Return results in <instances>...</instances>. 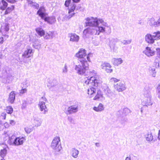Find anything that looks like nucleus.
I'll use <instances>...</instances> for the list:
<instances>
[{
  "instance_id": "f257e3e1",
  "label": "nucleus",
  "mask_w": 160,
  "mask_h": 160,
  "mask_svg": "<svg viewBox=\"0 0 160 160\" xmlns=\"http://www.w3.org/2000/svg\"><path fill=\"white\" fill-rule=\"evenodd\" d=\"M83 82L85 85L92 87L88 89V94L90 98H93V100L97 101H100L103 98L102 91L100 89L96 90L93 87H97L102 82L99 75L95 71L89 72L84 78Z\"/></svg>"
},
{
  "instance_id": "f03ea898",
  "label": "nucleus",
  "mask_w": 160,
  "mask_h": 160,
  "mask_svg": "<svg viewBox=\"0 0 160 160\" xmlns=\"http://www.w3.org/2000/svg\"><path fill=\"white\" fill-rule=\"evenodd\" d=\"M8 3L5 0H2L0 1V10L4 11V13L1 15L2 17H6L11 14L15 9L14 5H11L8 7Z\"/></svg>"
},
{
  "instance_id": "7ed1b4c3",
  "label": "nucleus",
  "mask_w": 160,
  "mask_h": 160,
  "mask_svg": "<svg viewBox=\"0 0 160 160\" xmlns=\"http://www.w3.org/2000/svg\"><path fill=\"white\" fill-rule=\"evenodd\" d=\"M75 56L78 59V63L91 62L90 54H87V51L84 48L80 49L76 53Z\"/></svg>"
},
{
  "instance_id": "20e7f679",
  "label": "nucleus",
  "mask_w": 160,
  "mask_h": 160,
  "mask_svg": "<svg viewBox=\"0 0 160 160\" xmlns=\"http://www.w3.org/2000/svg\"><path fill=\"white\" fill-rule=\"evenodd\" d=\"M71 0H66L65 2L64 5L68 8V14L65 17L67 19H69L75 14L74 12L76 8V5L74 3L71 4Z\"/></svg>"
},
{
  "instance_id": "39448f33",
  "label": "nucleus",
  "mask_w": 160,
  "mask_h": 160,
  "mask_svg": "<svg viewBox=\"0 0 160 160\" xmlns=\"http://www.w3.org/2000/svg\"><path fill=\"white\" fill-rule=\"evenodd\" d=\"M60 138L58 137H56L53 140L51 144V147L55 153L59 154L62 149V147L59 143L60 142Z\"/></svg>"
},
{
  "instance_id": "423d86ee",
  "label": "nucleus",
  "mask_w": 160,
  "mask_h": 160,
  "mask_svg": "<svg viewBox=\"0 0 160 160\" xmlns=\"http://www.w3.org/2000/svg\"><path fill=\"white\" fill-rule=\"evenodd\" d=\"M89 65L88 62H79L78 65H76L75 69L77 73L80 75H83L88 69Z\"/></svg>"
},
{
  "instance_id": "0eeeda50",
  "label": "nucleus",
  "mask_w": 160,
  "mask_h": 160,
  "mask_svg": "<svg viewBox=\"0 0 160 160\" xmlns=\"http://www.w3.org/2000/svg\"><path fill=\"white\" fill-rule=\"evenodd\" d=\"M41 99H43L44 102L41 100L40 101L38 105V107L40 111L42 112L43 114H46L48 111V109L45 105V102L47 101V99L44 97H42Z\"/></svg>"
},
{
  "instance_id": "6e6552de",
  "label": "nucleus",
  "mask_w": 160,
  "mask_h": 160,
  "mask_svg": "<svg viewBox=\"0 0 160 160\" xmlns=\"http://www.w3.org/2000/svg\"><path fill=\"white\" fill-rule=\"evenodd\" d=\"M101 66L102 69L108 73H111L112 71V66L108 62H105L102 64Z\"/></svg>"
},
{
  "instance_id": "1a4fd4ad",
  "label": "nucleus",
  "mask_w": 160,
  "mask_h": 160,
  "mask_svg": "<svg viewBox=\"0 0 160 160\" xmlns=\"http://www.w3.org/2000/svg\"><path fill=\"white\" fill-rule=\"evenodd\" d=\"M8 24L7 23H4L2 25L0 28V31L2 35L4 37H6L8 38V35H6L8 31L9 30Z\"/></svg>"
},
{
  "instance_id": "9d476101",
  "label": "nucleus",
  "mask_w": 160,
  "mask_h": 160,
  "mask_svg": "<svg viewBox=\"0 0 160 160\" xmlns=\"http://www.w3.org/2000/svg\"><path fill=\"white\" fill-rule=\"evenodd\" d=\"M114 88L118 92H122L126 89L124 83L122 81L115 85Z\"/></svg>"
},
{
  "instance_id": "9b49d317",
  "label": "nucleus",
  "mask_w": 160,
  "mask_h": 160,
  "mask_svg": "<svg viewBox=\"0 0 160 160\" xmlns=\"http://www.w3.org/2000/svg\"><path fill=\"white\" fill-rule=\"evenodd\" d=\"M145 41L150 44H152L155 42L152 35L150 33L146 34L145 37Z\"/></svg>"
},
{
  "instance_id": "f8f14e48",
  "label": "nucleus",
  "mask_w": 160,
  "mask_h": 160,
  "mask_svg": "<svg viewBox=\"0 0 160 160\" xmlns=\"http://www.w3.org/2000/svg\"><path fill=\"white\" fill-rule=\"evenodd\" d=\"M46 9L44 7H40L37 12V14L42 19H44L46 17V13L45 12Z\"/></svg>"
},
{
  "instance_id": "ddd939ff",
  "label": "nucleus",
  "mask_w": 160,
  "mask_h": 160,
  "mask_svg": "<svg viewBox=\"0 0 160 160\" xmlns=\"http://www.w3.org/2000/svg\"><path fill=\"white\" fill-rule=\"evenodd\" d=\"M25 139L23 137H19L16 138L14 140L13 143L16 145H19L22 144L25 141Z\"/></svg>"
},
{
  "instance_id": "4468645a",
  "label": "nucleus",
  "mask_w": 160,
  "mask_h": 160,
  "mask_svg": "<svg viewBox=\"0 0 160 160\" xmlns=\"http://www.w3.org/2000/svg\"><path fill=\"white\" fill-rule=\"evenodd\" d=\"M88 22L86 23V26H93L95 24L98 25V21L93 18H87Z\"/></svg>"
},
{
  "instance_id": "2eb2a0df",
  "label": "nucleus",
  "mask_w": 160,
  "mask_h": 160,
  "mask_svg": "<svg viewBox=\"0 0 160 160\" xmlns=\"http://www.w3.org/2000/svg\"><path fill=\"white\" fill-rule=\"evenodd\" d=\"M143 52L144 53L148 56L150 57L155 55V51L151 50V48L147 47Z\"/></svg>"
},
{
  "instance_id": "dca6fc26",
  "label": "nucleus",
  "mask_w": 160,
  "mask_h": 160,
  "mask_svg": "<svg viewBox=\"0 0 160 160\" xmlns=\"http://www.w3.org/2000/svg\"><path fill=\"white\" fill-rule=\"evenodd\" d=\"M105 31V28L102 27H96L93 29L92 32L95 34L99 35L100 32H103Z\"/></svg>"
},
{
  "instance_id": "f3484780",
  "label": "nucleus",
  "mask_w": 160,
  "mask_h": 160,
  "mask_svg": "<svg viewBox=\"0 0 160 160\" xmlns=\"http://www.w3.org/2000/svg\"><path fill=\"white\" fill-rule=\"evenodd\" d=\"M78 110V105L75 104L73 105L70 106L68 108L67 112L68 113L70 114L77 111Z\"/></svg>"
},
{
  "instance_id": "a211bd4d",
  "label": "nucleus",
  "mask_w": 160,
  "mask_h": 160,
  "mask_svg": "<svg viewBox=\"0 0 160 160\" xmlns=\"http://www.w3.org/2000/svg\"><path fill=\"white\" fill-rule=\"evenodd\" d=\"M32 52V50L31 48H28L25 50L22 55L23 58H29L30 57V54Z\"/></svg>"
},
{
  "instance_id": "6ab92c4d",
  "label": "nucleus",
  "mask_w": 160,
  "mask_h": 160,
  "mask_svg": "<svg viewBox=\"0 0 160 160\" xmlns=\"http://www.w3.org/2000/svg\"><path fill=\"white\" fill-rule=\"evenodd\" d=\"M15 94L13 91H12L9 94L8 101L9 103L11 104L13 103L15 99Z\"/></svg>"
},
{
  "instance_id": "aec40b11",
  "label": "nucleus",
  "mask_w": 160,
  "mask_h": 160,
  "mask_svg": "<svg viewBox=\"0 0 160 160\" xmlns=\"http://www.w3.org/2000/svg\"><path fill=\"white\" fill-rule=\"evenodd\" d=\"M35 30L38 34L40 37H42L45 34L44 30L41 28H35Z\"/></svg>"
},
{
  "instance_id": "412c9836",
  "label": "nucleus",
  "mask_w": 160,
  "mask_h": 160,
  "mask_svg": "<svg viewBox=\"0 0 160 160\" xmlns=\"http://www.w3.org/2000/svg\"><path fill=\"white\" fill-rule=\"evenodd\" d=\"M41 120L38 118H34L32 122L33 126L35 127H38L41 125Z\"/></svg>"
},
{
  "instance_id": "4be33fe9",
  "label": "nucleus",
  "mask_w": 160,
  "mask_h": 160,
  "mask_svg": "<svg viewBox=\"0 0 160 160\" xmlns=\"http://www.w3.org/2000/svg\"><path fill=\"white\" fill-rule=\"evenodd\" d=\"M93 109L97 112H101L104 109L103 105L101 103H100L97 107H94Z\"/></svg>"
},
{
  "instance_id": "5701e85b",
  "label": "nucleus",
  "mask_w": 160,
  "mask_h": 160,
  "mask_svg": "<svg viewBox=\"0 0 160 160\" xmlns=\"http://www.w3.org/2000/svg\"><path fill=\"white\" fill-rule=\"evenodd\" d=\"M70 41L72 42H78L79 39V37L75 34L71 33L70 34Z\"/></svg>"
},
{
  "instance_id": "b1692460",
  "label": "nucleus",
  "mask_w": 160,
  "mask_h": 160,
  "mask_svg": "<svg viewBox=\"0 0 160 160\" xmlns=\"http://www.w3.org/2000/svg\"><path fill=\"white\" fill-rule=\"evenodd\" d=\"M123 61L121 58H113V64L115 66H118Z\"/></svg>"
},
{
  "instance_id": "393cba45",
  "label": "nucleus",
  "mask_w": 160,
  "mask_h": 160,
  "mask_svg": "<svg viewBox=\"0 0 160 160\" xmlns=\"http://www.w3.org/2000/svg\"><path fill=\"white\" fill-rule=\"evenodd\" d=\"M152 35L154 40H160V32L158 31L154 32Z\"/></svg>"
},
{
  "instance_id": "a878e982",
  "label": "nucleus",
  "mask_w": 160,
  "mask_h": 160,
  "mask_svg": "<svg viewBox=\"0 0 160 160\" xmlns=\"http://www.w3.org/2000/svg\"><path fill=\"white\" fill-rule=\"evenodd\" d=\"M149 23L152 25H160V18L157 22L155 21L153 18H151L149 21Z\"/></svg>"
},
{
  "instance_id": "bb28decb",
  "label": "nucleus",
  "mask_w": 160,
  "mask_h": 160,
  "mask_svg": "<svg viewBox=\"0 0 160 160\" xmlns=\"http://www.w3.org/2000/svg\"><path fill=\"white\" fill-rule=\"evenodd\" d=\"M45 22H47L50 24H52L54 22L55 19L49 17H45L43 19Z\"/></svg>"
},
{
  "instance_id": "cd10ccee",
  "label": "nucleus",
  "mask_w": 160,
  "mask_h": 160,
  "mask_svg": "<svg viewBox=\"0 0 160 160\" xmlns=\"http://www.w3.org/2000/svg\"><path fill=\"white\" fill-rule=\"evenodd\" d=\"M79 154V151L75 148H73L72 150V156L74 158H77Z\"/></svg>"
},
{
  "instance_id": "c85d7f7f",
  "label": "nucleus",
  "mask_w": 160,
  "mask_h": 160,
  "mask_svg": "<svg viewBox=\"0 0 160 160\" xmlns=\"http://www.w3.org/2000/svg\"><path fill=\"white\" fill-rule=\"evenodd\" d=\"M7 154V150L6 148H4L1 150L0 151V156L3 158Z\"/></svg>"
},
{
  "instance_id": "c756f323",
  "label": "nucleus",
  "mask_w": 160,
  "mask_h": 160,
  "mask_svg": "<svg viewBox=\"0 0 160 160\" xmlns=\"http://www.w3.org/2000/svg\"><path fill=\"white\" fill-rule=\"evenodd\" d=\"M5 110L6 112L9 114H11L13 112V109L11 106L6 107Z\"/></svg>"
},
{
  "instance_id": "7c9ffc66",
  "label": "nucleus",
  "mask_w": 160,
  "mask_h": 160,
  "mask_svg": "<svg viewBox=\"0 0 160 160\" xmlns=\"http://www.w3.org/2000/svg\"><path fill=\"white\" fill-rule=\"evenodd\" d=\"M146 139L147 141H151L153 139V136L151 133H148L146 135Z\"/></svg>"
},
{
  "instance_id": "2f4dec72",
  "label": "nucleus",
  "mask_w": 160,
  "mask_h": 160,
  "mask_svg": "<svg viewBox=\"0 0 160 160\" xmlns=\"http://www.w3.org/2000/svg\"><path fill=\"white\" fill-rule=\"evenodd\" d=\"M145 103L146 106L152 105V102L151 101V98L150 97H148L145 101Z\"/></svg>"
},
{
  "instance_id": "473e14b6",
  "label": "nucleus",
  "mask_w": 160,
  "mask_h": 160,
  "mask_svg": "<svg viewBox=\"0 0 160 160\" xmlns=\"http://www.w3.org/2000/svg\"><path fill=\"white\" fill-rule=\"evenodd\" d=\"M119 81V79H118L115 78H112L110 80V82L111 83H116L118 82Z\"/></svg>"
},
{
  "instance_id": "72a5a7b5",
  "label": "nucleus",
  "mask_w": 160,
  "mask_h": 160,
  "mask_svg": "<svg viewBox=\"0 0 160 160\" xmlns=\"http://www.w3.org/2000/svg\"><path fill=\"white\" fill-rule=\"evenodd\" d=\"M92 30L91 32L90 29L89 28H88L85 29L83 31V33L85 35H86L89 33L90 32H91V33H93L92 32Z\"/></svg>"
},
{
  "instance_id": "f704fd0d",
  "label": "nucleus",
  "mask_w": 160,
  "mask_h": 160,
  "mask_svg": "<svg viewBox=\"0 0 160 160\" xmlns=\"http://www.w3.org/2000/svg\"><path fill=\"white\" fill-rule=\"evenodd\" d=\"M27 89L26 88H22L19 91L20 94H23L27 92Z\"/></svg>"
},
{
  "instance_id": "c9c22d12",
  "label": "nucleus",
  "mask_w": 160,
  "mask_h": 160,
  "mask_svg": "<svg viewBox=\"0 0 160 160\" xmlns=\"http://www.w3.org/2000/svg\"><path fill=\"white\" fill-rule=\"evenodd\" d=\"M1 116L2 117V119L3 120H5L6 119V114L4 112L2 113Z\"/></svg>"
},
{
  "instance_id": "e433bc0d",
  "label": "nucleus",
  "mask_w": 160,
  "mask_h": 160,
  "mask_svg": "<svg viewBox=\"0 0 160 160\" xmlns=\"http://www.w3.org/2000/svg\"><path fill=\"white\" fill-rule=\"evenodd\" d=\"M25 130L27 133H30L32 131V129L28 127L25 128Z\"/></svg>"
},
{
  "instance_id": "4c0bfd02",
  "label": "nucleus",
  "mask_w": 160,
  "mask_h": 160,
  "mask_svg": "<svg viewBox=\"0 0 160 160\" xmlns=\"http://www.w3.org/2000/svg\"><path fill=\"white\" fill-rule=\"evenodd\" d=\"M52 32H51L50 33H47L45 36V38L47 39L51 37L52 36Z\"/></svg>"
},
{
  "instance_id": "58836bf2",
  "label": "nucleus",
  "mask_w": 160,
  "mask_h": 160,
  "mask_svg": "<svg viewBox=\"0 0 160 160\" xmlns=\"http://www.w3.org/2000/svg\"><path fill=\"white\" fill-rule=\"evenodd\" d=\"M157 91H158V96L159 97V98H160V84H159L157 88Z\"/></svg>"
},
{
  "instance_id": "ea45409f",
  "label": "nucleus",
  "mask_w": 160,
  "mask_h": 160,
  "mask_svg": "<svg viewBox=\"0 0 160 160\" xmlns=\"http://www.w3.org/2000/svg\"><path fill=\"white\" fill-rule=\"evenodd\" d=\"M55 85V84H54L52 82H49L48 85V86L50 88L53 87Z\"/></svg>"
},
{
  "instance_id": "a19ab883",
  "label": "nucleus",
  "mask_w": 160,
  "mask_h": 160,
  "mask_svg": "<svg viewBox=\"0 0 160 160\" xmlns=\"http://www.w3.org/2000/svg\"><path fill=\"white\" fill-rule=\"evenodd\" d=\"M4 42V39L3 37L0 35V44H2Z\"/></svg>"
},
{
  "instance_id": "79ce46f5",
  "label": "nucleus",
  "mask_w": 160,
  "mask_h": 160,
  "mask_svg": "<svg viewBox=\"0 0 160 160\" xmlns=\"http://www.w3.org/2000/svg\"><path fill=\"white\" fill-rule=\"evenodd\" d=\"M8 2H9L11 3H14L16 2V0H6Z\"/></svg>"
},
{
  "instance_id": "37998d69",
  "label": "nucleus",
  "mask_w": 160,
  "mask_h": 160,
  "mask_svg": "<svg viewBox=\"0 0 160 160\" xmlns=\"http://www.w3.org/2000/svg\"><path fill=\"white\" fill-rule=\"evenodd\" d=\"M157 54L158 55L160 56V48H157L156 49Z\"/></svg>"
},
{
  "instance_id": "c03bdc74",
  "label": "nucleus",
  "mask_w": 160,
  "mask_h": 160,
  "mask_svg": "<svg viewBox=\"0 0 160 160\" xmlns=\"http://www.w3.org/2000/svg\"><path fill=\"white\" fill-rule=\"evenodd\" d=\"M154 65H155V67L156 68H158L159 67V63L157 62H155Z\"/></svg>"
},
{
  "instance_id": "a18cd8bd",
  "label": "nucleus",
  "mask_w": 160,
  "mask_h": 160,
  "mask_svg": "<svg viewBox=\"0 0 160 160\" xmlns=\"http://www.w3.org/2000/svg\"><path fill=\"white\" fill-rule=\"evenodd\" d=\"M81 0H72L73 2L74 3H78L80 2Z\"/></svg>"
},
{
  "instance_id": "49530a36",
  "label": "nucleus",
  "mask_w": 160,
  "mask_h": 160,
  "mask_svg": "<svg viewBox=\"0 0 160 160\" xmlns=\"http://www.w3.org/2000/svg\"><path fill=\"white\" fill-rule=\"evenodd\" d=\"M10 124H12H12L14 125V124H15L14 121L13 120H10Z\"/></svg>"
},
{
  "instance_id": "de8ad7c7",
  "label": "nucleus",
  "mask_w": 160,
  "mask_h": 160,
  "mask_svg": "<svg viewBox=\"0 0 160 160\" xmlns=\"http://www.w3.org/2000/svg\"><path fill=\"white\" fill-rule=\"evenodd\" d=\"M158 140H160V130H159L158 131Z\"/></svg>"
},
{
  "instance_id": "09e8293b",
  "label": "nucleus",
  "mask_w": 160,
  "mask_h": 160,
  "mask_svg": "<svg viewBox=\"0 0 160 160\" xmlns=\"http://www.w3.org/2000/svg\"><path fill=\"white\" fill-rule=\"evenodd\" d=\"M34 6L36 8L38 9L39 8V5L38 4L36 3L35 5Z\"/></svg>"
},
{
  "instance_id": "8fccbe9b",
  "label": "nucleus",
  "mask_w": 160,
  "mask_h": 160,
  "mask_svg": "<svg viewBox=\"0 0 160 160\" xmlns=\"http://www.w3.org/2000/svg\"><path fill=\"white\" fill-rule=\"evenodd\" d=\"M125 160H131V158L130 157H127Z\"/></svg>"
},
{
  "instance_id": "3c124183",
  "label": "nucleus",
  "mask_w": 160,
  "mask_h": 160,
  "mask_svg": "<svg viewBox=\"0 0 160 160\" xmlns=\"http://www.w3.org/2000/svg\"><path fill=\"white\" fill-rule=\"evenodd\" d=\"M99 145V143H96V145L97 146H98Z\"/></svg>"
},
{
  "instance_id": "603ef678",
  "label": "nucleus",
  "mask_w": 160,
  "mask_h": 160,
  "mask_svg": "<svg viewBox=\"0 0 160 160\" xmlns=\"http://www.w3.org/2000/svg\"><path fill=\"white\" fill-rule=\"evenodd\" d=\"M153 71H155V69L154 68V69H153Z\"/></svg>"
},
{
  "instance_id": "864d4df0",
  "label": "nucleus",
  "mask_w": 160,
  "mask_h": 160,
  "mask_svg": "<svg viewBox=\"0 0 160 160\" xmlns=\"http://www.w3.org/2000/svg\"><path fill=\"white\" fill-rule=\"evenodd\" d=\"M141 111L142 112V109H141Z\"/></svg>"
},
{
  "instance_id": "5fc2aeb1",
  "label": "nucleus",
  "mask_w": 160,
  "mask_h": 160,
  "mask_svg": "<svg viewBox=\"0 0 160 160\" xmlns=\"http://www.w3.org/2000/svg\"><path fill=\"white\" fill-rule=\"evenodd\" d=\"M1 160H5L4 159H1Z\"/></svg>"
}]
</instances>
